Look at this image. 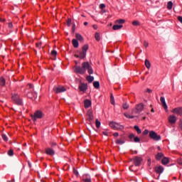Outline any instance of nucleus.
I'll use <instances>...</instances> for the list:
<instances>
[{"label":"nucleus","instance_id":"40","mask_svg":"<svg viewBox=\"0 0 182 182\" xmlns=\"http://www.w3.org/2000/svg\"><path fill=\"white\" fill-rule=\"evenodd\" d=\"M51 55H52V56H56V55H58V52L56 51V50H53L52 51H51Z\"/></svg>","mask_w":182,"mask_h":182},{"label":"nucleus","instance_id":"56","mask_svg":"<svg viewBox=\"0 0 182 182\" xmlns=\"http://www.w3.org/2000/svg\"><path fill=\"white\" fill-rule=\"evenodd\" d=\"M132 168H133V165H132L131 166H129V170H130V171H134Z\"/></svg>","mask_w":182,"mask_h":182},{"label":"nucleus","instance_id":"36","mask_svg":"<svg viewBox=\"0 0 182 182\" xmlns=\"http://www.w3.org/2000/svg\"><path fill=\"white\" fill-rule=\"evenodd\" d=\"M134 141L135 143H140V138H139V136H136L134 138Z\"/></svg>","mask_w":182,"mask_h":182},{"label":"nucleus","instance_id":"12","mask_svg":"<svg viewBox=\"0 0 182 182\" xmlns=\"http://www.w3.org/2000/svg\"><path fill=\"white\" fill-rule=\"evenodd\" d=\"M173 113H176V114H178V116H182V108L181 107H177L173 109Z\"/></svg>","mask_w":182,"mask_h":182},{"label":"nucleus","instance_id":"9","mask_svg":"<svg viewBox=\"0 0 182 182\" xmlns=\"http://www.w3.org/2000/svg\"><path fill=\"white\" fill-rule=\"evenodd\" d=\"M144 109V105H143V103H139L136 106L135 113L136 114L141 113V112H143Z\"/></svg>","mask_w":182,"mask_h":182},{"label":"nucleus","instance_id":"43","mask_svg":"<svg viewBox=\"0 0 182 182\" xmlns=\"http://www.w3.org/2000/svg\"><path fill=\"white\" fill-rule=\"evenodd\" d=\"M71 23H72V20L70 18H68L67 21L68 26H70Z\"/></svg>","mask_w":182,"mask_h":182},{"label":"nucleus","instance_id":"2","mask_svg":"<svg viewBox=\"0 0 182 182\" xmlns=\"http://www.w3.org/2000/svg\"><path fill=\"white\" fill-rule=\"evenodd\" d=\"M11 99L16 105H18V106H22L23 105V103L22 102V99L18 94H13Z\"/></svg>","mask_w":182,"mask_h":182},{"label":"nucleus","instance_id":"17","mask_svg":"<svg viewBox=\"0 0 182 182\" xmlns=\"http://www.w3.org/2000/svg\"><path fill=\"white\" fill-rule=\"evenodd\" d=\"M84 105H85V109H88V107H90V106H92V102L89 100H85L84 101Z\"/></svg>","mask_w":182,"mask_h":182},{"label":"nucleus","instance_id":"4","mask_svg":"<svg viewBox=\"0 0 182 182\" xmlns=\"http://www.w3.org/2000/svg\"><path fill=\"white\" fill-rule=\"evenodd\" d=\"M31 119L33 120V122H36L38 119H42L43 117V112L41 110H37L34 112V114H31Z\"/></svg>","mask_w":182,"mask_h":182},{"label":"nucleus","instance_id":"33","mask_svg":"<svg viewBox=\"0 0 182 182\" xmlns=\"http://www.w3.org/2000/svg\"><path fill=\"white\" fill-rule=\"evenodd\" d=\"M95 124H96L97 129H99V127H100V124H101L100 121H99V119H97L95 120Z\"/></svg>","mask_w":182,"mask_h":182},{"label":"nucleus","instance_id":"31","mask_svg":"<svg viewBox=\"0 0 182 182\" xmlns=\"http://www.w3.org/2000/svg\"><path fill=\"white\" fill-rule=\"evenodd\" d=\"M122 107L124 110H127V109H129V104L127 102L124 103L122 105Z\"/></svg>","mask_w":182,"mask_h":182},{"label":"nucleus","instance_id":"46","mask_svg":"<svg viewBox=\"0 0 182 182\" xmlns=\"http://www.w3.org/2000/svg\"><path fill=\"white\" fill-rule=\"evenodd\" d=\"M129 139H134V134H130L129 136Z\"/></svg>","mask_w":182,"mask_h":182},{"label":"nucleus","instance_id":"30","mask_svg":"<svg viewBox=\"0 0 182 182\" xmlns=\"http://www.w3.org/2000/svg\"><path fill=\"white\" fill-rule=\"evenodd\" d=\"M116 143H117V144H124V140H123V139H117Z\"/></svg>","mask_w":182,"mask_h":182},{"label":"nucleus","instance_id":"55","mask_svg":"<svg viewBox=\"0 0 182 182\" xmlns=\"http://www.w3.org/2000/svg\"><path fill=\"white\" fill-rule=\"evenodd\" d=\"M76 27V25L73 24V32H75V28Z\"/></svg>","mask_w":182,"mask_h":182},{"label":"nucleus","instance_id":"59","mask_svg":"<svg viewBox=\"0 0 182 182\" xmlns=\"http://www.w3.org/2000/svg\"><path fill=\"white\" fill-rule=\"evenodd\" d=\"M51 146H52V147H55V146H56V143L51 144Z\"/></svg>","mask_w":182,"mask_h":182},{"label":"nucleus","instance_id":"25","mask_svg":"<svg viewBox=\"0 0 182 182\" xmlns=\"http://www.w3.org/2000/svg\"><path fill=\"white\" fill-rule=\"evenodd\" d=\"M93 86L95 89H99V87H100V82H99V81H95L93 82Z\"/></svg>","mask_w":182,"mask_h":182},{"label":"nucleus","instance_id":"11","mask_svg":"<svg viewBox=\"0 0 182 182\" xmlns=\"http://www.w3.org/2000/svg\"><path fill=\"white\" fill-rule=\"evenodd\" d=\"M168 122L169 123H171V124H174L177 122V117L174 115H170L168 117Z\"/></svg>","mask_w":182,"mask_h":182},{"label":"nucleus","instance_id":"32","mask_svg":"<svg viewBox=\"0 0 182 182\" xmlns=\"http://www.w3.org/2000/svg\"><path fill=\"white\" fill-rule=\"evenodd\" d=\"M1 137L4 141H8L9 139L6 134H1Z\"/></svg>","mask_w":182,"mask_h":182},{"label":"nucleus","instance_id":"14","mask_svg":"<svg viewBox=\"0 0 182 182\" xmlns=\"http://www.w3.org/2000/svg\"><path fill=\"white\" fill-rule=\"evenodd\" d=\"M46 153L48 154V156H55V151L52 148L46 149Z\"/></svg>","mask_w":182,"mask_h":182},{"label":"nucleus","instance_id":"37","mask_svg":"<svg viewBox=\"0 0 182 182\" xmlns=\"http://www.w3.org/2000/svg\"><path fill=\"white\" fill-rule=\"evenodd\" d=\"M8 155L10 156L11 157H12V156H14V150L13 149H10L8 151Z\"/></svg>","mask_w":182,"mask_h":182},{"label":"nucleus","instance_id":"7","mask_svg":"<svg viewBox=\"0 0 182 182\" xmlns=\"http://www.w3.org/2000/svg\"><path fill=\"white\" fill-rule=\"evenodd\" d=\"M53 91L55 93H63V92H66V88L63 86L59 85L58 87H54Z\"/></svg>","mask_w":182,"mask_h":182},{"label":"nucleus","instance_id":"52","mask_svg":"<svg viewBox=\"0 0 182 182\" xmlns=\"http://www.w3.org/2000/svg\"><path fill=\"white\" fill-rule=\"evenodd\" d=\"M146 92H148V93H151L152 92H153V90H151V89H146Z\"/></svg>","mask_w":182,"mask_h":182},{"label":"nucleus","instance_id":"50","mask_svg":"<svg viewBox=\"0 0 182 182\" xmlns=\"http://www.w3.org/2000/svg\"><path fill=\"white\" fill-rule=\"evenodd\" d=\"M41 43H36V48H41Z\"/></svg>","mask_w":182,"mask_h":182},{"label":"nucleus","instance_id":"13","mask_svg":"<svg viewBox=\"0 0 182 182\" xmlns=\"http://www.w3.org/2000/svg\"><path fill=\"white\" fill-rule=\"evenodd\" d=\"M79 89L81 92H86L87 90V84L81 83L79 85Z\"/></svg>","mask_w":182,"mask_h":182},{"label":"nucleus","instance_id":"57","mask_svg":"<svg viewBox=\"0 0 182 182\" xmlns=\"http://www.w3.org/2000/svg\"><path fill=\"white\" fill-rule=\"evenodd\" d=\"M92 27L94 28V29H97V25H93Z\"/></svg>","mask_w":182,"mask_h":182},{"label":"nucleus","instance_id":"39","mask_svg":"<svg viewBox=\"0 0 182 182\" xmlns=\"http://www.w3.org/2000/svg\"><path fill=\"white\" fill-rule=\"evenodd\" d=\"M116 23H124V20L123 19H119V20H117L115 21Z\"/></svg>","mask_w":182,"mask_h":182},{"label":"nucleus","instance_id":"3","mask_svg":"<svg viewBox=\"0 0 182 182\" xmlns=\"http://www.w3.org/2000/svg\"><path fill=\"white\" fill-rule=\"evenodd\" d=\"M89 49V45L85 44L82 46V52L80 55H75V58H80V59H85L86 58V53Z\"/></svg>","mask_w":182,"mask_h":182},{"label":"nucleus","instance_id":"45","mask_svg":"<svg viewBox=\"0 0 182 182\" xmlns=\"http://www.w3.org/2000/svg\"><path fill=\"white\" fill-rule=\"evenodd\" d=\"M143 134H144V136H146V134H149V130L145 129V130L143 132Z\"/></svg>","mask_w":182,"mask_h":182},{"label":"nucleus","instance_id":"26","mask_svg":"<svg viewBox=\"0 0 182 182\" xmlns=\"http://www.w3.org/2000/svg\"><path fill=\"white\" fill-rule=\"evenodd\" d=\"M134 130H136V132H137L138 134H141V129H140V127H139V126L135 125V126L134 127Z\"/></svg>","mask_w":182,"mask_h":182},{"label":"nucleus","instance_id":"44","mask_svg":"<svg viewBox=\"0 0 182 182\" xmlns=\"http://www.w3.org/2000/svg\"><path fill=\"white\" fill-rule=\"evenodd\" d=\"M105 8H106V5L105 4H101L100 5V9H105Z\"/></svg>","mask_w":182,"mask_h":182},{"label":"nucleus","instance_id":"21","mask_svg":"<svg viewBox=\"0 0 182 182\" xmlns=\"http://www.w3.org/2000/svg\"><path fill=\"white\" fill-rule=\"evenodd\" d=\"M164 154H163V153L161 152H159L156 155V159L158 161L161 160V157H164Z\"/></svg>","mask_w":182,"mask_h":182},{"label":"nucleus","instance_id":"5","mask_svg":"<svg viewBox=\"0 0 182 182\" xmlns=\"http://www.w3.org/2000/svg\"><path fill=\"white\" fill-rule=\"evenodd\" d=\"M149 137L150 139H152V140H154L155 141H159V140H161V136L157 134V133H156V132L154 131H151L149 132Z\"/></svg>","mask_w":182,"mask_h":182},{"label":"nucleus","instance_id":"38","mask_svg":"<svg viewBox=\"0 0 182 182\" xmlns=\"http://www.w3.org/2000/svg\"><path fill=\"white\" fill-rule=\"evenodd\" d=\"M125 117H127V119H134V116H132L127 114H124Z\"/></svg>","mask_w":182,"mask_h":182},{"label":"nucleus","instance_id":"63","mask_svg":"<svg viewBox=\"0 0 182 182\" xmlns=\"http://www.w3.org/2000/svg\"><path fill=\"white\" fill-rule=\"evenodd\" d=\"M33 85H30V87H31V88H32V87H33Z\"/></svg>","mask_w":182,"mask_h":182},{"label":"nucleus","instance_id":"48","mask_svg":"<svg viewBox=\"0 0 182 182\" xmlns=\"http://www.w3.org/2000/svg\"><path fill=\"white\" fill-rule=\"evenodd\" d=\"M144 46H145L146 48H148L149 47V43L147 42L144 41Z\"/></svg>","mask_w":182,"mask_h":182},{"label":"nucleus","instance_id":"28","mask_svg":"<svg viewBox=\"0 0 182 182\" xmlns=\"http://www.w3.org/2000/svg\"><path fill=\"white\" fill-rule=\"evenodd\" d=\"M167 9H173V2L172 1H168L167 4Z\"/></svg>","mask_w":182,"mask_h":182},{"label":"nucleus","instance_id":"54","mask_svg":"<svg viewBox=\"0 0 182 182\" xmlns=\"http://www.w3.org/2000/svg\"><path fill=\"white\" fill-rule=\"evenodd\" d=\"M12 26H14L12 23H9V28H12Z\"/></svg>","mask_w":182,"mask_h":182},{"label":"nucleus","instance_id":"61","mask_svg":"<svg viewBox=\"0 0 182 182\" xmlns=\"http://www.w3.org/2000/svg\"><path fill=\"white\" fill-rule=\"evenodd\" d=\"M151 112L152 113H154V109H151Z\"/></svg>","mask_w":182,"mask_h":182},{"label":"nucleus","instance_id":"51","mask_svg":"<svg viewBox=\"0 0 182 182\" xmlns=\"http://www.w3.org/2000/svg\"><path fill=\"white\" fill-rule=\"evenodd\" d=\"M113 136H114V137H118L119 136V133L115 132V133H114Z\"/></svg>","mask_w":182,"mask_h":182},{"label":"nucleus","instance_id":"19","mask_svg":"<svg viewBox=\"0 0 182 182\" xmlns=\"http://www.w3.org/2000/svg\"><path fill=\"white\" fill-rule=\"evenodd\" d=\"M169 159L168 157H164L161 160V163L162 164H164V166H166V164H168L169 163Z\"/></svg>","mask_w":182,"mask_h":182},{"label":"nucleus","instance_id":"34","mask_svg":"<svg viewBox=\"0 0 182 182\" xmlns=\"http://www.w3.org/2000/svg\"><path fill=\"white\" fill-rule=\"evenodd\" d=\"M110 102L111 104L114 105V97L113 96V94H111L110 95Z\"/></svg>","mask_w":182,"mask_h":182},{"label":"nucleus","instance_id":"47","mask_svg":"<svg viewBox=\"0 0 182 182\" xmlns=\"http://www.w3.org/2000/svg\"><path fill=\"white\" fill-rule=\"evenodd\" d=\"M148 166H149V167H151V159H148Z\"/></svg>","mask_w":182,"mask_h":182},{"label":"nucleus","instance_id":"29","mask_svg":"<svg viewBox=\"0 0 182 182\" xmlns=\"http://www.w3.org/2000/svg\"><path fill=\"white\" fill-rule=\"evenodd\" d=\"M95 38L96 41L99 42V41H100V33H99L98 32L95 33Z\"/></svg>","mask_w":182,"mask_h":182},{"label":"nucleus","instance_id":"20","mask_svg":"<svg viewBox=\"0 0 182 182\" xmlns=\"http://www.w3.org/2000/svg\"><path fill=\"white\" fill-rule=\"evenodd\" d=\"M72 43L74 46V48H79V41L76 39H73Z\"/></svg>","mask_w":182,"mask_h":182},{"label":"nucleus","instance_id":"22","mask_svg":"<svg viewBox=\"0 0 182 182\" xmlns=\"http://www.w3.org/2000/svg\"><path fill=\"white\" fill-rule=\"evenodd\" d=\"M86 80H87L88 83H92V82L95 80V77L88 75L86 77Z\"/></svg>","mask_w":182,"mask_h":182},{"label":"nucleus","instance_id":"53","mask_svg":"<svg viewBox=\"0 0 182 182\" xmlns=\"http://www.w3.org/2000/svg\"><path fill=\"white\" fill-rule=\"evenodd\" d=\"M178 163L181 165L182 164V159H178Z\"/></svg>","mask_w":182,"mask_h":182},{"label":"nucleus","instance_id":"62","mask_svg":"<svg viewBox=\"0 0 182 182\" xmlns=\"http://www.w3.org/2000/svg\"><path fill=\"white\" fill-rule=\"evenodd\" d=\"M143 120H146V117H143Z\"/></svg>","mask_w":182,"mask_h":182},{"label":"nucleus","instance_id":"1","mask_svg":"<svg viewBox=\"0 0 182 182\" xmlns=\"http://www.w3.org/2000/svg\"><path fill=\"white\" fill-rule=\"evenodd\" d=\"M74 72L75 73H79L80 75H85L86 73V70L89 75H93V68L89 63V62H84L82 63V67L80 66H74Z\"/></svg>","mask_w":182,"mask_h":182},{"label":"nucleus","instance_id":"41","mask_svg":"<svg viewBox=\"0 0 182 182\" xmlns=\"http://www.w3.org/2000/svg\"><path fill=\"white\" fill-rule=\"evenodd\" d=\"M73 173L75 174V176H79V172L75 168H73Z\"/></svg>","mask_w":182,"mask_h":182},{"label":"nucleus","instance_id":"42","mask_svg":"<svg viewBox=\"0 0 182 182\" xmlns=\"http://www.w3.org/2000/svg\"><path fill=\"white\" fill-rule=\"evenodd\" d=\"M82 181L83 182H92V179L89 178H87L85 179H82Z\"/></svg>","mask_w":182,"mask_h":182},{"label":"nucleus","instance_id":"18","mask_svg":"<svg viewBox=\"0 0 182 182\" xmlns=\"http://www.w3.org/2000/svg\"><path fill=\"white\" fill-rule=\"evenodd\" d=\"M122 28H123V25H117V24H116V25H114L112 26V29L114 31H119V29H122Z\"/></svg>","mask_w":182,"mask_h":182},{"label":"nucleus","instance_id":"27","mask_svg":"<svg viewBox=\"0 0 182 182\" xmlns=\"http://www.w3.org/2000/svg\"><path fill=\"white\" fill-rule=\"evenodd\" d=\"M75 36H76L77 41H83V36H82V35H80L79 33H76Z\"/></svg>","mask_w":182,"mask_h":182},{"label":"nucleus","instance_id":"49","mask_svg":"<svg viewBox=\"0 0 182 182\" xmlns=\"http://www.w3.org/2000/svg\"><path fill=\"white\" fill-rule=\"evenodd\" d=\"M102 134H104V136H109L108 132H103Z\"/></svg>","mask_w":182,"mask_h":182},{"label":"nucleus","instance_id":"60","mask_svg":"<svg viewBox=\"0 0 182 182\" xmlns=\"http://www.w3.org/2000/svg\"><path fill=\"white\" fill-rule=\"evenodd\" d=\"M88 23H87V22L85 21V22L84 23L85 26H87Z\"/></svg>","mask_w":182,"mask_h":182},{"label":"nucleus","instance_id":"6","mask_svg":"<svg viewBox=\"0 0 182 182\" xmlns=\"http://www.w3.org/2000/svg\"><path fill=\"white\" fill-rule=\"evenodd\" d=\"M109 127H112V129H114V130H123V129H124L123 125H120L114 122H111L109 123Z\"/></svg>","mask_w":182,"mask_h":182},{"label":"nucleus","instance_id":"64","mask_svg":"<svg viewBox=\"0 0 182 182\" xmlns=\"http://www.w3.org/2000/svg\"><path fill=\"white\" fill-rule=\"evenodd\" d=\"M158 149L160 150V146H158Z\"/></svg>","mask_w":182,"mask_h":182},{"label":"nucleus","instance_id":"58","mask_svg":"<svg viewBox=\"0 0 182 182\" xmlns=\"http://www.w3.org/2000/svg\"><path fill=\"white\" fill-rule=\"evenodd\" d=\"M1 22H5V18H0Z\"/></svg>","mask_w":182,"mask_h":182},{"label":"nucleus","instance_id":"15","mask_svg":"<svg viewBox=\"0 0 182 182\" xmlns=\"http://www.w3.org/2000/svg\"><path fill=\"white\" fill-rule=\"evenodd\" d=\"M155 171L158 174H161V173H163V171H164V168L161 166H156V167H155Z\"/></svg>","mask_w":182,"mask_h":182},{"label":"nucleus","instance_id":"35","mask_svg":"<svg viewBox=\"0 0 182 182\" xmlns=\"http://www.w3.org/2000/svg\"><path fill=\"white\" fill-rule=\"evenodd\" d=\"M132 25H134V26H139V25H140V22H139L138 21H134L132 22Z\"/></svg>","mask_w":182,"mask_h":182},{"label":"nucleus","instance_id":"10","mask_svg":"<svg viewBox=\"0 0 182 182\" xmlns=\"http://www.w3.org/2000/svg\"><path fill=\"white\" fill-rule=\"evenodd\" d=\"M87 116L88 122H92V120L95 119V117L93 116V112H92L90 109L87 111Z\"/></svg>","mask_w":182,"mask_h":182},{"label":"nucleus","instance_id":"24","mask_svg":"<svg viewBox=\"0 0 182 182\" xmlns=\"http://www.w3.org/2000/svg\"><path fill=\"white\" fill-rule=\"evenodd\" d=\"M145 66L147 69H150V68H151V63H150L149 60H145Z\"/></svg>","mask_w":182,"mask_h":182},{"label":"nucleus","instance_id":"16","mask_svg":"<svg viewBox=\"0 0 182 182\" xmlns=\"http://www.w3.org/2000/svg\"><path fill=\"white\" fill-rule=\"evenodd\" d=\"M160 101L162 103V106L165 109H167V104L166 103V98L164 97H161Z\"/></svg>","mask_w":182,"mask_h":182},{"label":"nucleus","instance_id":"8","mask_svg":"<svg viewBox=\"0 0 182 182\" xmlns=\"http://www.w3.org/2000/svg\"><path fill=\"white\" fill-rule=\"evenodd\" d=\"M133 161H134V166H136V167H139V166L141 164V162L143 161V159H141V157L140 156H135L133 159Z\"/></svg>","mask_w":182,"mask_h":182},{"label":"nucleus","instance_id":"23","mask_svg":"<svg viewBox=\"0 0 182 182\" xmlns=\"http://www.w3.org/2000/svg\"><path fill=\"white\" fill-rule=\"evenodd\" d=\"M5 83H6V81H5V78L4 77H0V86H5Z\"/></svg>","mask_w":182,"mask_h":182}]
</instances>
